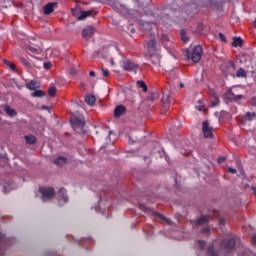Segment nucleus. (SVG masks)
I'll list each match as a JSON object with an SVG mask.
<instances>
[{"mask_svg": "<svg viewBox=\"0 0 256 256\" xmlns=\"http://www.w3.org/2000/svg\"><path fill=\"white\" fill-rule=\"evenodd\" d=\"M241 97H242L241 95H238L236 96V99H241Z\"/></svg>", "mask_w": 256, "mask_h": 256, "instance_id": "52", "label": "nucleus"}, {"mask_svg": "<svg viewBox=\"0 0 256 256\" xmlns=\"http://www.w3.org/2000/svg\"><path fill=\"white\" fill-rule=\"evenodd\" d=\"M57 7V2H50L44 6V15H51L53 11H55V8Z\"/></svg>", "mask_w": 256, "mask_h": 256, "instance_id": "9", "label": "nucleus"}, {"mask_svg": "<svg viewBox=\"0 0 256 256\" xmlns=\"http://www.w3.org/2000/svg\"><path fill=\"white\" fill-rule=\"evenodd\" d=\"M251 105H252L253 107H256V97H253V98L251 99Z\"/></svg>", "mask_w": 256, "mask_h": 256, "instance_id": "39", "label": "nucleus"}, {"mask_svg": "<svg viewBox=\"0 0 256 256\" xmlns=\"http://www.w3.org/2000/svg\"><path fill=\"white\" fill-rule=\"evenodd\" d=\"M137 85L140 89H143L144 93H147V84H145L142 80L137 81Z\"/></svg>", "mask_w": 256, "mask_h": 256, "instance_id": "26", "label": "nucleus"}, {"mask_svg": "<svg viewBox=\"0 0 256 256\" xmlns=\"http://www.w3.org/2000/svg\"><path fill=\"white\" fill-rule=\"evenodd\" d=\"M93 15V10L82 11L80 16L78 17V21H83L87 19V17H91Z\"/></svg>", "mask_w": 256, "mask_h": 256, "instance_id": "16", "label": "nucleus"}, {"mask_svg": "<svg viewBox=\"0 0 256 256\" xmlns=\"http://www.w3.org/2000/svg\"><path fill=\"white\" fill-rule=\"evenodd\" d=\"M154 97H155V94H152L151 96L148 97V101H153Z\"/></svg>", "mask_w": 256, "mask_h": 256, "instance_id": "43", "label": "nucleus"}, {"mask_svg": "<svg viewBox=\"0 0 256 256\" xmlns=\"http://www.w3.org/2000/svg\"><path fill=\"white\" fill-rule=\"evenodd\" d=\"M202 133L206 139H213V128L209 126V121L202 122Z\"/></svg>", "mask_w": 256, "mask_h": 256, "instance_id": "3", "label": "nucleus"}, {"mask_svg": "<svg viewBox=\"0 0 256 256\" xmlns=\"http://www.w3.org/2000/svg\"><path fill=\"white\" fill-rule=\"evenodd\" d=\"M181 39L184 43H187L189 41V37H187V33L185 31H181Z\"/></svg>", "mask_w": 256, "mask_h": 256, "instance_id": "29", "label": "nucleus"}, {"mask_svg": "<svg viewBox=\"0 0 256 256\" xmlns=\"http://www.w3.org/2000/svg\"><path fill=\"white\" fill-rule=\"evenodd\" d=\"M209 222V216L205 215V216H201L197 221H196V225H205V223Z\"/></svg>", "mask_w": 256, "mask_h": 256, "instance_id": "22", "label": "nucleus"}, {"mask_svg": "<svg viewBox=\"0 0 256 256\" xmlns=\"http://www.w3.org/2000/svg\"><path fill=\"white\" fill-rule=\"evenodd\" d=\"M246 117H247L248 121H253V119H255V117H256V114H255V112H252V113L247 112Z\"/></svg>", "mask_w": 256, "mask_h": 256, "instance_id": "30", "label": "nucleus"}, {"mask_svg": "<svg viewBox=\"0 0 256 256\" xmlns=\"http://www.w3.org/2000/svg\"><path fill=\"white\" fill-rule=\"evenodd\" d=\"M223 249H226L227 251H231V249L235 248V239H224L221 243Z\"/></svg>", "mask_w": 256, "mask_h": 256, "instance_id": "6", "label": "nucleus"}, {"mask_svg": "<svg viewBox=\"0 0 256 256\" xmlns=\"http://www.w3.org/2000/svg\"><path fill=\"white\" fill-rule=\"evenodd\" d=\"M219 103H220L219 97H217L216 94H213L211 107H217V106H219Z\"/></svg>", "mask_w": 256, "mask_h": 256, "instance_id": "24", "label": "nucleus"}, {"mask_svg": "<svg viewBox=\"0 0 256 256\" xmlns=\"http://www.w3.org/2000/svg\"><path fill=\"white\" fill-rule=\"evenodd\" d=\"M140 209H141L142 211H151V213H153V215H157V217H159L160 219H162V221H165L168 225H171V220L165 218V216H163V215H161V214L155 212L154 210H151V209L145 207V205H140Z\"/></svg>", "mask_w": 256, "mask_h": 256, "instance_id": "7", "label": "nucleus"}, {"mask_svg": "<svg viewBox=\"0 0 256 256\" xmlns=\"http://www.w3.org/2000/svg\"><path fill=\"white\" fill-rule=\"evenodd\" d=\"M225 161V157L218 158V163H223Z\"/></svg>", "mask_w": 256, "mask_h": 256, "instance_id": "41", "label": "nucleus"}, {"mask_svg": "<svg viewBox=\"0 0 256 256\" xmlns=\"http://www.w3.org/2000/svg\"><path fill=\"white\" fill-rule=\"evenodd\" d=\"M95 101H97V99L94 95H88L85 97V103H87V105L93 106L95 105Z\"/></svg>", "mask_w": 256, "mask_h": 256, "instance_id": "21", "label": "nucleus"}, {"mask_svg": "<svg viewBox=\"0 0 256 256\" xmlns=\"http://www.w3.org/2000/svg\"><path fill=\"white\" fill-rule=\"evenodd\" d=\"M70 121L74 130H76L78 133L83 131V127H85V120L82 117L72 115Z\"/></svg>", "mask_w": 256, "mask_h": 256, "instance_id": "1", "label": "nucleus"}, {"mask_svg": "<svg viewBox=\"0 0 256 256\" xmlns=\"http://www.w3.org/2000/svg\"><path fill=\"white\" fill-rule=\"evenodd\" d=\"M162 103H163L164 109L167 111V109H169L170 103H171V98H170L169 94H164L163 95Z\"/></svg>", "mask_w": 256, "mask_h": 256, "instance_id": "14", "label": "nucleus"}, {"mask_svg": "<svg viewBox=\"0 0 256 256\" xmlns=\"http://www.w3.org/2000/svg\"><path fill=\"white\" fill-rule=\"evenodd\" d=\"M251 239H252V243L256 245V234H254Z\"/></svg>", "mask_w": 256, "mask_h": 256, "instance_id": "40", "label": "nucleus"}, {"mask_svg": "<svg viewBox=\"0 0 256 256\" xmlns=\"http://www.w3.org/2000/svg\"><path fill=\"white\" fill-rule=\"evenodd\" d=\"M229 65L232 67V69H235V63H233V61H229Z\"/></svg>", "mask_w": 256, "mask_h": 256, "instance_id": "42", "label": "nucleus"}, {"mask_svg": "<svg viewBox=\"0 0 256 256\" xmlns=\"http://www.w3.org/2000/svg\"><path fill=\"white\" fill-rule=\"evenodd\" d=\"M208 256H217V253H215V250H213V246H209Z\"/></svg>", "mask_w": 256, "mask_h": 256, "instance_id": "32", "label": "nucleus"}, {"mask_svg": "<svg viewBox=\"0 0 256 256\" xmlns=\"http://www.w3.org/2000/svg\"><path fill=\"white\" fill-rule=\"evenodd\" d=\"M29 49H30V51H32V52L37 51V49H35V48H33V47H29Z\"/></svg>", "mask_w": 256, "mask_h": 256, "instance_id": "48", "label": "nucleus"}, {"mask_svg": "<svg viewBox=\"0 0 256 256\" xmlns=\"http://www.w3.org/2000/svg\"><path fill=\"white\" fill-rule=\"evenodd\" d=\"M95 35V28L92 26H86L82 31V37L84 39H91Z\"/></svg>", "mask_w": 256, "mask_h": 256, "instance_id": "5", "label": "nucleus"}, {"mask_svg": "<svg viewBox=\"0 0 256 256\" xmlns=\"http://www.w3.org/2000/svg\"><path fill=\"white\" fill-rule=\"evenodd\" d=\"M77 73V70L76 69H72L71 70V75H75Z\"/></svg>", "mask_w": 256, "mask_h": 256, "instance_id": "47", "label": "nucleus"}, {"mask_svg": "<svg viewBox=\"0 0 256 256\" xmlns=\"http://www.w3.org/2000/svg\"><path fill=\"white\" fill-rule=\"evenodd\" d=\"M196 109H197L198 111H203V106H196Z\"/></svg>", "mask_w": 256, "mask_h": 256, "instance_id": "46", "label": "nucleus"}, {"mask_svg": "<svg viewBox=\"0 0 256 256\" xmlns=\"http://www.w3.org/2000/svg\"><path fill=\"white\" fill-rule=\"evenodd\" d=\"M103 77H107L109 75V70L102 68Z\"/></svg>", "mask_w": 256, "mask_h": 256, "instance_id": "35", "label": "nucleus"}, {"mask_svg": "<svg viewBox=\"0 0 256 256\" xmlns=\"http://www.w3.org/2000/svg\"><path fill=\"white\" fill-rule=\"evenodd\" d=\"M219 38L221 39V41H223V43H227V38L225 37V35L223 33H219Z\"/></svg>", "mask_w": 256, "mask_h": 256, "instance_id": "33", "label": "nucleus"}, {"mask_svg": "<svg viewBox=\"0 0 256 256\" xmlns=\"http://www.w3.org/2000/svg\"><path fill=\"white\" fill-rule=\"evenodd\" d=\"M202 55H203V48L199 45L195 46L192 52L191 59L194 63H199V61H201Z\"/></svg>", "mask_w": 256, "mask_h": 256, "instance_id": "4", "label": "nucleus"}, {"mask_svg": "<svg viewBox=\"0 0 256 256\" xmlns=\"http://www.w3.org/2000/svg\"><path fill=\"white\" fill-rule=\"evenodd\" d=\"M89 75L90 77H95V71H90Z\"/></svg>", "mask_w": 256, "mask_h": 256, "instance_id": "45", "label": "nucleus"}, {"mask_svg": "<svg viewBox=\"0 0 256 256\" xmlns=\"http://www.w3.org/2000/svg\"><path fill=\"white\" fill-rule=\"evenodd\" d=\"M148 55H149V59H150L151 63H153V65H156L157 67H161V56H159L157 54V52L151 53Z\"/></svg>", "mask_w": 256, "mask_h": 256, "instance_id": "10", "label": "nucleus"}, {"mask_svg": "<svg viewBox=\"0 0 256 256\" xmlns=\"http://www.w3.org/2000/svg\"><path fill=\"white\" fill-rule=\"evenodd\" d=\"M138 68H139V66L137 64L131 62V60H127L123 64L124 71H137Z\"/></svg>", "mask_w": 256, "mask_h": 256, "instance_id": "8", "label": "nucleus"}, {"mask_svg": "<svg viewBox=\"0 0 256 256\" xmlns=\"http://www.w3.org/2000/svg\"><path fill=\"white\" fill-rule=\"evenodd\" d=\"M5 112L7 113V115H9V117H16L17 115V111H15V109L11 108V106H5L4 107Z\"/></svg>", "mask_w": 256, "mask_h": 256, "instance_id": "18", "label": "nucleus"}, {"mask_svg": "<svg viewBox=\"0 0 256 256\" xmlns=\"http://www.w3.org/2000/svg\"><path fill=\"white\" fill-rule=\"evenodd\" d=\"M40 85L39 82L35 80H31L29 83L26 84V88L30 91H35V89H39Z\"/></svg>", "mask_w": 256, "mask_h": 256, "instance_id": "15", "label": "nucleus"}, {"mask_svg": "<svg viewBox=\"0 0 256 256\" xmlns=\"http://www.w3.org/2000/svg\"><path fill=\"white\" fill-rule=\"evenodd\" d=\"M254 27L256 28V18H255V20H254Z\"/></svg>", "mask_w": 256, "mask_h": 256, "instance_id": "54", "label": "nucleus"}, {"mask_svg": "<svg viewBox=\"0 0 256 256\" xmlns=\"http://www.w3.org/2000/svg\"><path fill=\"white\" fill-rule=\"evenodd\" d=\"M132 33H135V29H132Z\"/></svg>", "mask_w": 256, "mask_h": 256, "instance_id": "57", "label": "nucleus"}, {"mask_svg": "<svg viewBox=\"0 0 256 256\" xmlns=\"http://www.w3.org/2000/svg\"><path fill=\"white\" fill-rule=\"evenodd\" d=\"M111 65H115V62L113 60H111Z\"/></svg>", "mask_w": 256, "mask_h": 256, "instance_id": "55", "label": "nucleus"}, {"mask_svg": "<svg viewBox=\"0 0 256 256\" xmlns=\"http://www.w3.org/2000/svg\"><path fill=\"white\" fill-rule=\"evenodd\" d=\"M163 41H169V37L167 35L162 36Z\"/></svg>", "mask_w": 256, "mask_h": 256, "instance_id": "44", "label": "nucleus"}, {"mask_svg": "<svg viewBox=\"0 0 256 256\" xmlns=\"http://www.w3.org/2000/svg\"><path fill=\"white\" fill-rule=\"evenodd\" d=\"M109 135H111V131L109 132V134L105 135L107 145H109V143H111V139L109 138Z\"/></svg>", "mask_w": 256, "mask_h": 256, "instance_id": "36", "label": "nucleus"}, {"mask_svg": "<svg viewBox=\"0 0 256 256\" xmlns=\"http://www.w3.org/2000/svg\"><path fill=\"white\" fill-rule=\"evenodd\" d=\"M3 63H5V65L9 67V69H11V71H17V66H15V64L12 63L11 61L7 59H3Z\"/></svg>", "mask_w": 256, "mask_h": 256, "instance_id": "23", "label": "nucleus"}, {"mask_svg": "<svg viewBox=\"0 0 256 256\" xmlns=\"http://www.w3.org/2000/svg\"><path fill=\"white\" fill-rule=\"evenodd\" d=\"M236 77H247V72H245V69L240 68V69L236 72Z\"/></svg>", "mask_w": 256, "mask_h": 256, "instance_id": "27", "label": "nucleus"}, {"mask_svg": "<svg viewBox=\"0 0 256 256\" xmlns=\"http://www.w3.org/2000/svg\"><path fill=\"white\" fill-rule=\"evenodd\" d=\"M20 61L23 63V65H29V62L25 58H20Z\"/></svg>", "mask_w": 256, "mask_h": 256, "instance_id": "37", "label": "nucleus"}, {"mask_svg": "<svg viewBox=\"0 0 256 256\" xmlns=\"http://www.w3.org/2000/svg\"><path fill=\"white\" fill-rule=\"evenodd\" d=\"M39 192L42 195V201H49V199H53L55 197V189L51 187L39 188Z\"/></svg>", "mask_w": 256, "mask_h": 256, "instance_id": "2", "label": "nucleus"}, {"mask_svg": "<svg viewBox=\"0 0 256 256\" xmlns=\"http://www.w3.org/2000/svg\"><path fill=\"white\" fill-rule=\"evenodd\" d=\"M224 223H225L224 220H221V221H220V225H223Z\"/></svg>", "mask_w": 256, "mask_h": 256, "instance_id": "51", "label": "nucleus"}, {"mask_svg": "<svg viewBox=\"0 0 256 256\" xmlns=\"http://www.w3.org/2000/svg\"><path fill=\"white\" fill-rule=\"evenodd\" d=\"M69 160L65 156H59L53 160L54 165H57V167H65Z\"/></svg>", "mask_w": 256, "mask_h": 256, "instance_id": "11", "label": "nucleus"}, {"mask_svg": "<svg viewBox=\"0 0 256 256\" xmlns=\"http://www.w3.org/2000/svg\"><path fill=\"white\" fill-rule=\"evenodd\" d=\"M58 195L62 199V201L59 200V205H64V203H67L69 201V197L65 194V191L60 190Z\"/></svg>", "mask_w": 256, "mask_h": 256, "instance_id": "17", "label": "nucleus"}, {"mask_svg": "<svg viewBox=\"0 0 256 256\" xmlns=\"http://www.w3.org/2000/svg\"><path fill=\"white\" fill-rule=\"evenodd\" d=\"M200 248L205 249V241H198Z\"/></svg>", "mask_w": 256, "mask_h": 256, "instance_id": "38", "label": "nucleus"}, {"mask_svg": "<svg viewBox=\"0 0 256 256\" xmlns=\"http://www.w3.org/2000/svg\"><path fill=\"white\" fill-rule=\"evenodd\" d=\"M232 47H243V39L241 37H234Z\"/></svg>", "mask_w": 256, "mask_h": 256, "instance_id": "20", "label": "nucleus"}, {"mask_svg": "<svg viewBox=\"0 0 256 256\" xmlns=\"http://www.w3.org/2000/svg\"><path fill=\"white\" fill-rule=\"evenodd\" d=\"M129 140L131 141V143H135V141L131 140V136H129Z\"/></svg>", "mask_w": 256, "mask_h": 256, "instance_id": "53", "label": "nucleus"}, {"mask_svg": "<svg viewBox=\"0 0 256 256\" xmlns=\"http://www.w3.org/2000/svg\"><path fill=\"white\" fill-rule=\"evenodd\" d=\"M183 87H185V84L181 83L180 88L183 89Z\"/></svg>", "mask_w": 256, "mask_h": 256, "instance_id": "50", "label": "nucleus"}, {"mask_svg": "<svg viewBox=\"0 0 256 256\" xmlns=\"http://www.w3.org/2000/svg\"><path fill=\"white\" fill-rule=\"evenodd\" d=\"M125 111H127V108H125L124 105H118L115 109H114V117L116 119H119V117H121V115H125Z\"/></svg>", "mask_w": 256, "mask_h": 256, "instance_id": "13", "label": "nucleus"}, {"mask_svg": "<svg viewBox=\"0 0 256 256\" xmlns=\"http://www.w3.org/2000/svg\"><path fill=\"white\" fill-rule=\"evenodd\" d=\"M155 37H152L148 42H147V49H148V55L151 53H157V48L155 47Z\"/></svg>", "mask_w": 256, "mask_h": 256, "instance_id": "12", "label": "nucleus"}, {"mask_svg": "<svg viewBox=\"0 0 256 256\" xmlns=\"http://www.w3.org/2000/svg\"><path fill=\"white\" fill-rule=\"evenodd\" d=\"M228 173H231L232 175H235L237 173V170L232 168V167H228Z\"/></svg>", "mask_w": 256, "mask_h": 256, "instance_id": "34", "label": "nucleus"}, {"mask_svg": "<svg viewBox=\"0 0 256 256\" xmlns=\"http://www.w3.org/2000/svg\"><path fill=\"white\" fill-rule=\"evenodd\" d=\"M32 97H45V92L43 90H36L31 94Z\"/></svg>", "mask_w": 256, "mask_h": 256, "instance_id": "25", "label": "nucleus"}, {"mask_svg": "<svg viewBox=\"0 0 256 256\" xmlns=\"http://www.w3.org/2000/svg\"><path fill=\"white\" fill-rule=\"evenodd\" d=\"M252 191H253L254 195L256 196V188L255 187L252 188Z\"/></svg>", "mask_w": 256, "mask_h": 256, "instance_id": "49", "label": "nucleus"}, {"mask_svg": "<svg viewBox=\"0 0 256 256\" xmlns=\"http://www.w3.org/2000/svg\"><path fill=\"white\" fill-rule=\"evenodd\" d=\"M43 67H44V69L49 71V69H51L53 67V64L50 61H47V62L43 63Z\"/></svg>", "mask_w": 256, "mask_h": 256, "instance_id": "31", "label": "nucleus"}, {"mask_svg": "<svg viewBox=\"0 0 256 256\" xmlns=\"http://www.w3.org/2000/svg\"><path fill=\"white\" fill-rule=\"evenodd\" d=\"M25 141L28 145H35L37 143V137L33 135L25 136Z\"/></svg>", "mask_w": 256, "mask_h": 256, "instance_id": "19", "label": "nucleus"}, {"mask_svg": "<svg viewBox=\"0 0 256 256\" xmlns=\"http://www.w3.org/2000/svg\"><path fill=\"white\" fill-rule=\"evenodd\" d=\"M48 95H49L50 97H55V95H57V88H55V87H50V88L48 89Z\"/></svg>", "mask_w": 256, "mask_h": 256, "instance_id": "28", "label": "nucleus"}, {"mask_svg": "<svg viewBox=\"0 0 256 256\" xmlns=\"http://www.w3.org/2000/svg\"><path fill=\"white\" fill-rule=\"evenodd\" d=\"M42 109H47V106H42Z\"/></svg>", "mask_w": 256, "mask_h": 256, "instance_id": "56", "label": "nucleus"}]
</instances>
